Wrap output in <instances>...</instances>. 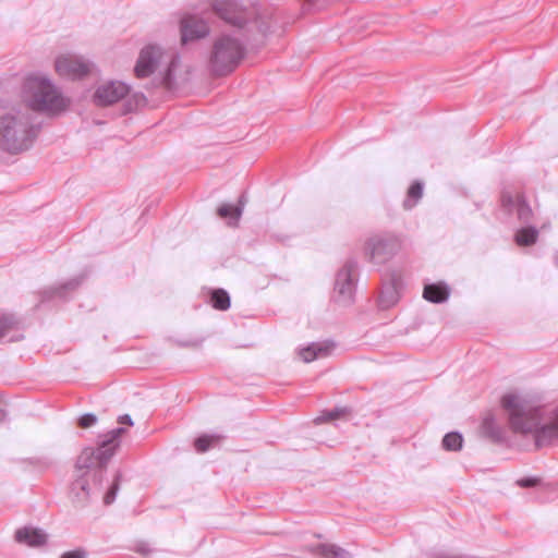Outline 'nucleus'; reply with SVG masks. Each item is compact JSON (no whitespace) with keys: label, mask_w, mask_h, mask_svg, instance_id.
Here are the masks:
<instances>
[{"label":"nucleus","mask_w":558,"mask_h":558,"mask_svg":"<svg viewBox=\"0 0 558 558\" xmlns=\"http://www.w3.org/2000/svg\"><path fill=\"white\" fill-rule=\"evenodd\" d=\"M344 412H345V410L335 409L332 411L327 412L326 414H324L322 416L316 417L315 422L323 423V422H326L329 420H335V418L340 417Z\"/></svg>","instance_id":"a878e982"},{"label":"nucleus","mask_w":558,"mask_h":558,"mask_svg":"<svg viewBox=\"0 0 558 558\" xmlns=\"http://www.w3.org/2000/svg\"><path fill=\"white\" fill-rule=\"evenodd\" d=\"M423 196V184L421 182H414L408 191L407 198L403 202V206L407 209L413 208Z\"/></svg>","instance_id":"6ab92c4d"},{"label":"nucleus","mask_w":558,"mask_h":558,"mask_svg":"<svg viewBox=\"0 0 558 558\" xmlns=\"http://www.w3.org/2000/svg\"><path fill=\"white\" fill-rule=\"evenodd\" d=\"M333 349L335 343L332 341L312 342L307 347L302 348L299 354L304 362L308 363L316 359L328 356Z\"/></svg>","instance_id":"4468645a"},{"label":"nucleus","mask_w":558,"mask_h":558,"mask_svg":"<svg viewBox=\"0 0 558 558\" xmlns=\"http://www.w3.org/2000/svg\"><path fill=\"white\" fill-rule=\"evenodd\" d=\"M401 250V241L392 234H376L365 243V254L369 260L381 264L390 259Z\"/></svg>","instance_id":"0eeeda50"},{"label":"nucleus","mask_w":558,"mask_h":558,"mask_svg":"<svg viewBox=\"0 0 558 558\" xmlns=\"http://www.w3.org/2000/svg\"><path fill=\"white\" fill-rule=\"evenodd\" d=\"M210 301L213 307L218 311H227L230 307V296L223 289L214 290Z\"/></svg>","instance_id":"412c9836"},{"label":"nucleus","mask_w":558,"mask_h":558,"mask_svg":"<svg viewBox=\"0 0 558 558\" xmlns=\"http://www.w3.org/2000/svg\"><path fill=\"white\" fill-rule=\"evenodd\" d=\"M218 439L219 437L215 435H203L195 439L194 447L197 452H205L213 444L217 442Z\"/></svg>","instance_id":"393cba45"},{"label":"nucleus","mask_w":558,"mask_h":558,"mask_svg":"<svg viewBox=\"0 0 558 558\" xmlns=\"http://www.w3.org/2000/svg\"><path fill=\"white\" fill-rule=\"evenodd\" d=\"M501 407L508 414L511 429L533 435L537 447L558 439V405H535L520 395L508 393L502 397Z\"/></svg>","instance_id":"f03ea898"},{"label":"nucleus","mask_w":558,"mask_h":558,"mask_svg":"<svg viewBox=\"0 0 558 558\" xmlns=\"http://www.w3.org/2000/svg\"><path fill=\"white\" fill-rule=\"evenodd\" d=\"M61 558H86V553L83 549H74L64 553Z\"/></svg>","instance_id":"c85d7f7f"},{"label":"nucleus","mask_w":558,"mask_h":558,"mask_svg":"<svg viewBox=\"0 0 558 558\" xmlns=\"http://www.w3.org/2000/svg\"><path fill=\"white\" fill-rule=\"evenodd\" d=\"M208 23L195 15H185L180 21L181 43L183 45L205 38L209 35Z\"/></svg>","instance_id":"1a4fd4ad"},{"label":"nucleus","mask_w":558,"mask_h":558,"mask_svg":"<svg viewBox=\"0 0 558 558\" xmlns=\"http://www.w3.org/2000/svg\"><path fill=\"white\" fill-rule=\"evenodd\" d=\"M423 298L432 303H442L449 298V288L444 283L426 284Z\"/></svg>","instance_id":"dca6fc26"},{"label":"nucleus","mask_w":558,"mask_h":558,"mask_svg":"<svg viewBox=\"0 0 558 558\" xmlns=\"http://www.w3.org/2000/svg\"><path fill=\"white\" fill-rule=\"evenodd\" d=\"M118 488V483H114L109 492L105 495L104 501L106 505H110L114 501Z\"/></svg>","instance_id":"cd10ccee"},{"label":"nucleus","mask_w":558,"mask_h":558,"mask_svg":"<svg viewBox=\"0 0 558 558\" xmlns=\"http://www.w3.org/2000/svg\"><path fill=\"white\" fill-rule=\"evenodd\" d=\"M92 63L83 57L65 53L59 56L54 61L56 72L64 78H82L90 71Z\"/></svg>","instance_id":"6e6552de"},{"label":"nucleus","mask_w":558,"mask_h":558,"mask_svg":"<svg viewBox=\"0 0 558 558\" xmlns=\"http://www.w3.org/2000/svg\"><path fill=\"white\" fill-rule=\"evenodd\" d=\"M20 96L27 109L47 116H58L70 106V99L46 74L27 75L21 85Z\"/></svg>","instance_id":"20e7f679"},{"label":"nucleus","mask_w":558,"mask_h":558,"mask_svg":"<svg viewBox=\"0 0 558 558\" xmlns=\"http://www.w3.org/2000/svg\"><path fill=\"white\" fill-rule=\"evenodd\" d=\"M355 262H348L337 274L335 290L343 302H351L354 293L353 272Z\"/></svg>","instance_id":"9b49d317"},{"label":"nucleus","mask_w":558,"mask_h":558,"mask_svg":"<svg viewBox=\"0 0 558 558\" xmlns=\"http://www.w3.org/2000/svg\"><path fill=\"white\" fill-rule=\"evenodd\" d=\"M538 238V231L534 227L522 228L515 234L519 245L527 246L534 244Z\"/></svg>","instance_id":"aec40b11"},{"label":"nucleus","mask_w":558,"mask_h":558,"mask_svg":"<svg viewBox=\"0 0 558 558\" xmlns=\"http://www.w3.org/2000/svg\"><path fill=\"white\" fill-rule=\"evenodd\" d=\"M501 203L502 206L509 210L515 209L518 218L522 221H527L532 217V208L521 194L513 196L510 193H504L501 196Z\"/></svg>","instance_id":"f8f14e48"},{"label":"nucleus","mask_w":558,"mask_h":558,"mask_svg":"<svg viewBox=\"0 0 558 558\" xmlns=\"http://www.w3.org/2000/svg\"><path fill=\"white\" fill-rule=\"evenodd\" d=\"M38 131L39 125L27 109L11 108L0 117V145L11 154L27 150Z\"/></svg>","instance_id":"39448f33"},{"label":"nucleus","mask_w":558,"mask_h":558,"mask_svg":"<svg viewBox=\"0 0 558 558\" xmlns=\"http://www.w3.org/2000/svg\"><path fill=\"white\" fill-rule=\"evenodd\" d=\"M538 480L536 477H526L519 480L518 485H520L521 487H532L535 486Z\"/></svg>","instance_id":"c756f323"},{"label":"nucleus","mask_w":558,"mask_h":558,"mask_svg":"<svg viewBox=\"0 0 558 558\" xmlns=\"http://www.w3.org/2000/svg\"><path fill=\"white\" fill-rule=\"evenodd\" d=\"M96 422H97L96 415H94L92 413H87V414H84L83 416H81L78 424L81 427L87 428V427H90L94 424H96Z\"/></svg>","instance_id":"bb28decb"},{"label":"nucleus","mask_w":558,"mask_h":558,"mask_svg":"<svg viewBox=\"0 0 558 558\" xmlns=\"http://www.w3.org/2000/svg\"><path fill=\"white\" fill-rule=\"evenodd\" d=\"M119 423L120 424H128V425H133V421L131 418V416L129 414H124V415H121L119 417Z\"/></svg>","instance_id":"7c9ffc66"},{"label":"nucleus","mask_w":558,"mask_h":558,"mask_svg":"<svg viewBox=\"0 0 558 558\" xmlns=\"http://www.w3.org/2000/svg\"><path fill=\"white\" fill-rule=\"evenodd\" d=\"M462 435L457 432H451L442 438V447L448 451H459L462 448Z\"/></svg>","instance_id":"4be33fe9"},{"label":"nucleus","mask_w":558,"mask_h":558,"mask_svg":"<svg viewBox=\"0 0 558 558\" xmlns=\"http://www.w3.org/2000/svg\"><path fill=\"white\" fill-rule=\"evenodd\" d=\"M180 61V56L175 50L149 44L141 49L134 66V74L137 78H146L165 65L162 80L167 87H171L174 82V71Z\"/></svg>","instance_id":"423d86ee"},{"label":"nucleus","mask_w":558,"mask_h":558,"mask_svg":"<svg viewBox=\"0 0 558 558\" xmlns=\"http://www.w3.org/2000/svg\"><path fill=\"white\" fill-rule=\"evenodd\" d=\"M5 416V413L3 412V410L0 409V421H2Z\"/></svg>","instance_id":"473e14b6"},{"label":"nucleus","mask_w":558,"mask_h":558,"mask_svg":"<svg viewBox=\"0 0 558 558\" xmlns=\"http://www.w3.org/2000/svg\"><path fill=\"white\" fill-rule=\"evenodd\" d=\"M80 284V281H77L76 279L75 280H70L69 282H66L62 289H74L75 287H77Z\"/></svg>","instance_id":"2f4dec72"},{"label":"nucleus","mask_w":558,"mask_h":558,"mask_svg":"<svg viewBox=\"0 0 558 558\" xmlns=\"http://www.w3.org/2000/svg\"><path fill=\"white\" fill-rule=\"evenodd\" d=\"M213 11L232 32H223L213 40L208 54V69L216 76L232 73L244 59L246 43L255 33L265 34L269 25L259 16L258 10L241 7L235 0H213Z\"/></svg>","instance_id":"f257e3e1"},{"label":"nucleus","mask_w":558,"mask_h":558,"mask_svg":"<svg viewBox=\"0 0 558 558\" xmlns=\"http://www.w3.org/2000/svg\"><path fill=\"white\" fill-rule=\"evenodd\" d=\"M310 550L320 558H352L347 549L335 544H317Z\"/></svg>","instance_id":"2eb2a0df"},{"label":"nucleus","mask_w":558,"mask_h":558,"mask_svg":"<svg viewBox=\"0 0 558 558\" xmlns=\"http://www.w3.org/2000/svg\"><path fill=\"white\" fill-rule=\"evenodd\" d=\"M19 322L11 314L0 315V337H5L10 330L16 329Z\"/></svg>","instance_id":"b1692460"},{"label":"nucleus","mask_w":558,"mask_h":558,"mask_svg":"<svg viewBox=\"0 0 558 558\" xmlns=\"http://www.w3.org/2000/svg\"><path fill=\"white\" fill-rule=\"evenodd\" d=\"M123 433V427L109 430L100 436V444L96 450L86 448L77 458V475L71 488L77 505H86L92 494L99 488L104 478V468L119 447L118 439Z\"/></svg>","instance_id":"7ed1b4c3"},{"label":"nucleus","mask_w":558,"mask_h":558,"mask_svg":"<svg viewBox=\"0 0 558 558\" xmlns=\"http://www.w3.org/2000/svg\"><path fill=\"white\" fill-rule=\"evenodd\" d=\"M130 92L129 85L120 81H110L99 85L94 100L99 106H109L124 98Z\"/></svg>","instance_id":"9d476101"},{"label":"nucleus","mask_w":558,"mask_h":558,"mask_svg":"<svg viewBox=\"0 0 558 558\" xmlns=\"http://www.w3.org/2000/svg\"><path fill=\"white\" fill-rule=\"evenodd\" d=\"M15 539L29 547H38L46 544L47 534L41 529L24 526L16 531Z\"/></svg>","instance_id":"ddd939ff"},{"label":"nucleus","mask_w":558,"mask_h":558,"mask_svg":"<svg viewBox=\"0 0 558 558\" xmlns=\"http://www.w3.org/2000/svg\"><path fill=\"white\" fill-rule=\"evenodd\" d=\"M482 429L485 435L498 441L502 439V429L496 423L493 415H487L482 422Z\"/></svg>","instance_id":"a211bd4d"},{"label":"nucleus","mask_w":558,"mask_h":558,"mask_svg":"<svg viewBox=\"0 0 558 558\" xmlns=\"http://www.w3.org/2000/svg\"><path fill=\"white\" fill-rule=\"evenodd\" d=\"M398 302V292L395 287H387L381 291L379 305L381 308H389Z\"/></svg>","instance_id":"5701e85b"},{"label":"nucleus","mask_w":558,"mask_h":558,"mask_svg":"<svg viewBox=\"0 0 558 558\" xmlns=\"http://www.w3.org/2000/svg\"><path fill=\"white\" fill-rule=\"evenodd\" d=\"M244 207V196H241L239 199V206H232L230 204H222L217 213L221 218H229L230 225H236L242 215V210Z\"/></svg>","instance_id":"f3484780"}]
</instances>
